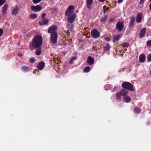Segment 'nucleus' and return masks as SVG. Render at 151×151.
<instances>
[{
  "label": "nucleus",
  "mask_w": 151,
  "mask_h": 151,
  "mask_svg": "<svg viewBox=\"0 0 151 151\" xmlns=\"http://www.w3.org/2000/svg\"><path fill=\"white\" fill-rule=\"evenodd\" d=\"M74 10V6L70 5L69 6L65 12V15L68 17V21L70 23H73L75 18L76 14L73 12Z\"/></svg>",
  "instance_id": "f257e3e1"
},
{
  "label": "nucleus",
  "mask_w": 151,
  "mask_h": 151,
  "mask_svg": "<svg viewBox=\"0 0 151 151\" xmlns=\"http://www.w3.org/2000/svg\"><path fill=\"white\" fill-rule=\"evenodd\" d=\"M42 39L41 36L39 35L35 36L33 38L32 46L35 48L40 47L42 44Z\"/></svg>",
  "instance_id": "f03ea898"
},
{
  "label": "nucleus",
  "mask_w": 151,
  "mask_h": 151,
  "mask_svg": "<svg viewBox=\"0 0 151 151\" xmlns=\"http://www.w3.org/2000/svg\"><path fill=\"white\" fill-rule=\"evenodd\" d=\"M122 86L123 88L127 89L130 91H132L134 90L133 85L129 82H125L122 84Z\"/></svg>",
  "instance_id": "7ed1b4c3"
},
{
  "label": "nucleus",
  "mask_w": 151,
  "mask_h": 151,
  "mask_svg": "<svg viewBox=\"0 0 151 151\" xmlns=\"http://www.w3.org/2000/svg\"><path fill=\"white\" fill-rule=\"evenodd\" d=\"M57 27L55 25H53L49 28L48 32L51 34H57L56 32Z\"/></svg>",
  "instance_id": "20e7f679"
},
{
  "label": "nucleus",
  "mask_w": 151,
  "mask_h": 151,
  "mask_svg": "<svg viewBox=\"0 0 151 151\" xmlns=\"http://www.w3.org/2000/svg\"><path fill=\"white\" fill-rule=\"evenodd\" d=\"M58 38V34H51L50 36V41L52 43L55 44L56 43Z\"/></svg>",
  "instance_id": "39448f33"
},
{
  "label": "nucleus",
  "mask_w": 151,
  "mask_h": 151,
  "mask_svg": "<svg viewBox=\"0 0 151 151\" xmlns=\"http://www.w3.org/2000/svg\"><path fill=\"white\" fill-rule=\"evenodd\" d=\"M91 35L94 38H98L100 35V33L96 29L93 30L91 32Z\"/></svg>",
  "instance_id": "423d86ee"
},
{
  "label": "nucleus",
  "mask_w": 151,
  "mask_h": 151,
  "mask_svg": "<svg viewBox=\"0 0 151 151\" xmlns=\"http://www.w3.org/2000/svg\"><path fill=\"white\" fill-rule=\"evenodd\" d=\"M116 27L118 30L121 31L124 27L123 22L120 21H118L116 24Z\"/></svg>",
  "instance_id": "0eeeda50"
},
{
  "label": "nucleus",
  "mask_w": 151,
  "mask_h": 151,
  "mask_svg": "<svg viewBox=\"0 0 151 151\" xmlns=\"http://www.w3.org/2000/svg\"><path fill=\"white\" fill-rule=\"evenodd\" d=\"M42 9V7L39 5L36 6H32L31 7L32 10L35 12H37L40 11Z\"/></svg>",
  "instance_id": "6e6552de"
},
{
  "label": "nucleus",
  "mask_w": 151,
  "mask_h": 151,
  "mask_svg": "<svg viewBox=\"0 0 151 151\" xmlns=\"http://www.w3.org/2000/svg\"><path fill=\"white\" fill-rule=\"evenodd\" d=\"M146 31V28H143L141 29L139 35L140 38H142L145 37Z\"/></svg>",
  "instance_id": "1a4fd4ad"
},
{
  "label": "nucleus",
  "mask_w": 151,
  "mask_h": 151,
  "mask_svg": "<svg viewBox=\"0 0 151 151\" xmlns=\"http://www.w3.org/2000/svg\"><path fill=\"white\" fill-rule=\"evenodd\" d=\"M94 60L93 58L91 56H88L87 60V63L90 65H92L94 63Z\"/></svg>",
  "instance_id": "9d476101"
},
{
  "label": "nucleus",
  "mask_w": 151,
  "mask_h": 151,
  "mask_svg": "<svg viewBox=\"0 0 151 151\" xmlns=\"http://www.w3.org/2000/svg\"><path fill=\"white\" fill-rule=\"evenodd\" d=\"M93 2V0H86V4L87 8L88 9H91Z\"/></svg>",
  "instance_id": "9b49d317"
},
{
  "label": "nucleus",
  "mask_w": 151,
  "mask_h": 151,
  "mask_svg": "<svg viewBox=\"0 0 151 151\" xmlns=\"http://www.w3.org/2000/svg\"><path fill=\"white\" fill-rule=\"evenodd\" d=\"M142 14L139 13L137 14L136 17V22L138 23H140L142 20Z\"/></svg>",
  "instance_id": "f8f14e48"
},
{
  "label": "nucleus",
  "mask_w": 151,
  "mask_h": 151,
  "mask_svg": "<svg viewBox=\"0 0 151 151\" xmlns=\"http://www.w3.org/2000/svg\"><path fill=\"white\" fill-rule=\"evenodd\" d=\"M139 62L141 63L144 62L145 60V56L144 54H142L140 55L139 57Z\"/></svg>",
  "instance_id": "ddd939ff"
},
{
  "label": "nucleus",
  "mask_w": 151,
  "mask_h": 151,
  "mask_svg": "<svg viewBox=\"0 0 151 151\" xmlns=\"http://www.w3.org/2000/svg\"><path fill=\"white\" fill-rule=\"evenodd\" d=\"M45 67V63L43 62H40L37 65V68L40 70H42Z\"/></svg>",
  "instance_id": "4468645a"
},
{
  "label": "nucleus",
  "mask_w": 151,
  "mask_h": 151,
  "mask_svg": "<svg viewBox=\"0 0 151 151\" xmlns=\"http://www.w3.org/2000/svg\"><path fill=\"white\" fill-rule=\"evenodd\" d=\"M8 8V6L7 4H5L2 8V12L4 14H5L6 13V11Z\"/></svg>",
  "instance_id": "2eb2a0df"
},
{
  "label": "nucleus",
  "mask_w": 151,
  "mask_h": 151,
  "mask_svg": "<svg viewBox=\"0 0 151 151\" xmlns=\"http://www.w3.org/2000/svg\"><path fill=\"white\" fill-rule=\"evenodd\" d=\"M121 96H125L128 93V91L125 89H122L119 92Z\"/></svg>",
  "instance_id": "dca6fc26"
},
{
  "label": "nucleus",
  "mask_w": 151,
  "mask_h": 151,
  "mask_svg": "<svg viewBox=\"0 0 151 151\" xmlns=\"http://www.w3.org/2000/svg\"><path fill=\"white\" fill-rule=\"evenodd\" d=\"M19 11V8L17 6L15 7L13 10L12 14L13 15H15L17 14Z\"/></svg>",
  "instance_id": "f3484780"
},
{
  "label": "nucleus",
  "mask_w": 151,
  "mask_h": 151,
  "mask_svg": "<svg viewBox=\"0 0 151 151\" xmlns=\"http://www.w3.org/2000/svg\"><path fill=\"white\" fill-rule=\"evenodd\" d=\"M48 22L47 19H43L42 21L40 22L39 24L40 25H44L47 24Z\"/></svg>",
  "instance_id": "a211bd4d"
},
{
  "label": "nucleus",
  "mask_w": 151,
  "mask_h": 151,
  "mask_svg": "<svg viewBox=\"0 0 151 151\" xmlns=\"http://www.w3.org/2000/svg\"><path fill=\"white\" fill-rule=\"evenodd\" d=\"M122 37V35L119 34L117 35H116L113 37V42H114L115 41H118L119 40L120 38Z\"/></svg>",
  "instance_id": "6ab92c4d"
},
{
  "label": "nucleus",
  "mask_w": 151,
  "mask_h": 151,
  "mask_svg": "<svg viewBox=\"0 0 151 151\" xmlns=\"http://www.w3.org/2000/svg\"><path fill=\"white\" fill-rule=\"evenodd\" d=\"M124 100L125 102L128 103L130 102L131 98L129 96H127L124 97Z\"/></svg>",
  "instance_id": "aec40b11"
},
{
  "label": "nucleus",
  "mask_w": 151,
  "mask_h": 151,
  "mask_svg": "<svg viewBox=\"0 0 151 151\" xmlns=\"http://www.w3.org/2000/svg\"><path fill=\"white\" fill-rule=\"evenodd\" d=\"M135 18L134 17H132L130 23V25L131 27H132L134 25V23L135 22Z\"/></svg>",
  "instance_id": "412c9836"
},
{
  "label": "nucleus",
  "mask_w": 151,
  "mask_h": 151,
  "mask_svg": "<svg viewBox=\"0 0 151 151\" xmlns=\"http://www.w3.org/2000/svg\"><path fill=\"white\" fill-rule=\"evenodd\" d=\"M22 70L24 72H27L29 71L30 68L27 67L25 66H23L22 67Z\"/></svg>",
  "instance_id": "4be33fe9"
},
{
  "label": "nucleus",
  "mask_w": 151,
  "mask_h": 151,
  "mask_svg": "<svg viewBox=\"0 0 151 151\" xmlns=\"http://www.w3.org/2000/svg\"><path fill=\"white\" fill-rule=\"evenodd\" d=\"M141 111L140 109L138 107H135L134 109V111L136 113L139 114L140 113Z\"/></svg>",
  "instance_id": "5701e85b"
},
{
  "label": "nucleus",
  "mask_w": 151,
  "mask_h": 151,
  "mask_svg": "<svg viewBox=\"0 0 151 151\" xmlns=\"http://www.w3.org/2000/svg\"><path fill=\"white\" fill-rule=\"evenodd\" d=\"M110 48V46L109 44L107 43L106 46L104 48V50L107 51Z\"/></svg>",
  "instance_id": "b1692460"
},
{
  "label": "nucleus",
  "mask_w": 151,
  "mask_h": 151,
  "mask_svg": "<svg viewBox=\"0 0 151 151\" xmlns=\"http://www.w3.org/2000/svg\"><path fill=\"white\" fill-rule=\"evenodd\" d=\"M41 49H37L35 52V54L37 55H41Z\"/></svg>",
  "instance_id": "393cba45"
},
{
  "label": "nucleus",
  "mask_w": 151,
  "mask_h": 151,
  "mask_svg": "<svg viewBox=\"0 0 151 151\" xmlns=\"http://www.w3.org/2000/svg\"><path fill=\"white\" fill-rule=\"evenodd\" d=\"M121 95L119 92L117 93L116 94V99L117 100H119L121 99Z\"/></svg>",
  "instance_id": "a878e982"
},
{
  "label": "nucleus",
  "mask_w": 151,
  "mask_h": 151,
  "mask_svg": "<svg viewBox=\"0 0 151 151\" xmlns=\"http://www.w3.org/2000/svg\"><path fill=\"white\" fill-rule=\"evenodd\" d=\"M90 70V68L89 67H86L84 68L83 70L85 72L88 73Z\"/></svg>",
  "instance_id": "bb28decb"
},
{
  "label": "nucleus",
  "mask_w": 151,
  "mask_h": 151,
  "mask_svg": "<svg viewBox=\"0 0 151 151\" xmlns=\"http://www.w3.org/2000/svg\"><path fill=\"white\" fill-rule=\"evenodd\" d=\"M144 1L143 0H140V2L139 4V6L141 8H142L143 6V4Z\"/></svg>",
  "instance_id": "cd10ccee"
},
{
  "label": "nucleus",
  "mask_w": 151,
  "mask_h": 151,
  "mask_svg": "<svg viewBox=\"0 0 151 151\" xmlns=\"http://www.w3.org/2000/svg\"><path fill=\"white\" fill-rule=\"evenodd\" d=\"M29 17L30 18L32 19H35L37 18V15L36 14H30L29 15Z\"/></svg>",
  "instance_id": "c85d7f7f"
},
{
  "label": "nucleus",
  "mask_w": 151,
  "mask_h": 151,
  "mask_svg": "<svg viewBox=\"0 0 151 151\" xmlns=\"http://www.w3.org/2000/svg\"><path fill=\"white\" fill-rule=\"evenodd\" d=\"M107 18V16L106 15H105L101 19V21L102 22H104L106 20Z\"/></svg>",
  "instance_id": "c756f323"
},
{
  "label": "nucleus",
  "mask_w": 151,
  "mask_h": 151,
  "mask_svg": "<svg viewBox=\"0 0 151 151\" xmlns=\"http://www.w3.org/2000/svg\"><path fill=\"white\" fill-rule=\"evenodd\" d=\"M147 60L148 62L151 61V53L149 54L147 56Z\"/></svg>",
  "instance_id": "7c9ffc66"
},
{
  "label": "nucleus",
  "mask_w": 151,
  "mask_h": 151,
  "mask_svg": "<svg viewBox=\"0 0 151 151\" xmlns=\"http://www.w3.org/2000/svg\"><path fill=\"white\" fill-rule=\"evenodd\" d=\"M129 46V44L127 43H123L122 44V46L124 47H127Z\"/></svg>",
  "instance_id": "2f4dec72"
},
{
  "label": "nucleus",
  "mask_w": 151,
  "mask_h": 151,
  "mask_svg": "<svg viewBox=\"0 0 151 151\" xmlns=\"http://www.w3.org/2000/svg\"><path fill=\"white\" fill-rule=\"evenodd\" d=\"M147 45L148 46L151 47V40H149L147 42Z\"/></svg>",
  "instance_id": "473e14b6"
},
{
  "label": "nucleus",
  "mask_w": 151,
  "mask_h": 151,
  "mask_svg": "<svg viewBox=\"0 0 151 151\" xmlns=\"http://www.w3.org/2000/svg\"><path fill=\"white\" fill-rule=\"evenodd\" d=\"M42 0H32L33 3L34 4L38 3L40 2Z\"/></svg>",
  "instance_id": "72a5a7b5"
},
{
  "label": "nucleus",
  "mask_w": 151,
  "mask_h": 151,
  "mask_svg": "<svg viewBox=\"0 0 151 151\" xmlns=\"http://www.w3.org/2000/svg\"><path fill=\"white\" fill-rule=\"evenodd\" d=\"M5 0H0V6L3 5L5 2Z\"/></svg>",
  "instance_id": "f704fd0d"
},
{
  "label": "nucleus",
  "mask_w": 151,
  "mask_h": 151,
  "mask_svg": "<svg viewBox=\"0 0 151 151\" xmlns=\"http://www.w3.org/2000/svg\"><path fill=\"white\" fill-rule=\"evenodd\" d=\"M29 61L30 63H34L35 61V60L33 58H31L30 59Z\"/></svg>",
  "instance_id": "c9c22d12"
},
{
  "label": "nucleus",
  "mask_w": 151,
  "mask_h": 151,
  "mask_svg": "<svg viewBox=\"0 0 151 151\" xmlns=\"http://www.w3.org/2000/svg\"><path fill=\"white\" fill-rule=\"evenodd\" d=\"M67 27L68 28L70 29H72L73 27L71 25H68Z\"/></svg>",
  "instance_id": "e433bc0d"
},
{
  "label": "nucleus",
  "mask_w": 151,
  "mask_h": 151,
  "mask_svg": "<svg viewBox=\"0 0 151 151\" xmlns=\"http://www.w3.org/2000/svg\"><path fill=\"white\" fill-rule=\"evenodd\" d=\"M3 32V30L2 29H0V37L2 34Z\"/></svg>",
  "instance_id": "4c0bfd02"
},
{
  "label": "nucleus",
  "mask_w": 151,
  "mask_h": 151,
  "mask_svg": "<svg viewBox=\"0 0 151 151\" xmlns=\"http://www.w3.org/2000/svg\"><path fill=\"white\" fill-rule=\"evenodd\" d=\"M46 14L45 13H43L42 15V17L43 18L45 17Z\"/></svg>",
  "instance_id": "58836bf2"
},
{
  "label": "nucleus",
  "mask_w": 151,
  "mask_h": 151,
  "mask_svg": "<svg viewBox=\"0 0 151 151\" xmlns=\"http://www.w3.org/2000/svg\"><path fill=\"white\" fill-rule=\"evenodd\" d=\"M73 59H71L70 60V62H69L70 63V64H72V63H73Z\"/></svg>",
  "instance_id": "ea45409f"
},
{
  "label": "nucleus",
  "mask_w": 151,
  "mask_h": 151,
  "mask_svg": "<svg viewBox=\"0 0 151 151\" xmlns=\"http://www.w3.org/2000/svg\"><path fill=\"white\" fill-rule=\"evenodd\" d=\"M118 2L119 3H120L123 0H118Z\"/></svg>",
  "instance_id": "a19ab883"
},
{
  "label": "nucleus",
  "mask_w": 151,
  "mask_h": 151,
  "mask_svg": "<svg viewBox=\"0 0 151 151\" xmlns=\"http://www.w3.org/2000/svg\"><path fill=\"white\" fill-rule=\"evenodd\" d=\"M18 56L21 57L22 56V54H18Z\"/></svg>",
  "instance_id": "79ce46f5"
},
{
  "label": "nucleus",
  "mask_w": 151,
  "mask_h": 151,
  "mask_svg": "<svg viewBox=\"0 0 151 151\" xmlns=\"http://www.w3.org/2000/svg\"><path fill=\"white\" fill-rule=\"evenodd\" d=\"M99 2H103L105 0H98Z\"/></svg>",
  "instance_id": "37998d69"
},
{
  "label": "nucleus",
  "mask_w": 151,
  "mask_h": 151,
  "mask_svg": "<svg viewBox=\"0 0 151 151\" xmlns=\"http://www.w3.org/2000/svg\"><path fill=\"white\" fill-rule=\"evenodd\" d=\"M104 10L106 8V6H104L103 7Z\"/></svg>",
  "instance_id": "c03bdc74"
},
{
  "label": "nucleus",
  "mask_w": 151,
  "mask_h": 151,
  "mask_svg": "<svg viewBox=\"0 0 151 151\" xmlns=\"http://www.w3.org/2000/svg\"><path fill=\"white\" fill-rule=\"evenodd\" d=\"M113 19H110V22H112V21H113Z\"/></svg>",
  "instance_id": "a18cd8bd"
},
{
  "label": "nucleus",
  "mask_w": 151,
  "mask_h": 151,
  "mask_svg": "<svg viewBox=\"0 0 151 151\" xmlns=\"http://www.w3.org/2000/svg\"><path fill=\"white\" fill-rule=\"evenodd\" d=\"M72 59H73V60L75 59H76V58L75 57H73V58Z\"/></svg>",
  "instance_id": "49530a36"
},
{
  "label": "nucleus",
  "mask_w": 151,
  "mask_h": 151,
  "mask_svg": "<svg viewBox=\"0 0 151 151\" xmlns=\"http://www.w3.org/2000/svg\"><path fill=\"white\" fill-rule=\"evenodd\" d=\"M104 13L105 14L106 13V9H104Z\"/></svg>",
  "instance_id": "de8ad7c7"
},
{
  "label": "nucleus",
  "mask_w": 151,
  "mask_h": 151,
  "mask_svg": "<svg viewBox=\"0 0 151 151\" xmlns=\"http://www.w3.org/2000/svg\"><path fill=\"white\" fill-rule=\"evenodd\" d=\"M150 76H151V70L150 71Z\"/></svg>",
  "instance_id": "09e8293b"
},
{
  "label": "nucleus",
  "mask_w": 151,
  "mask_h": 151,
  "mask_svg": "<svg viewBox=\"0 0 151 151\" xmlns=\"http://www.w3.org/2000/svg\"><path fill=\"white\" fill-rule=\"evenodd\" d=\"M106 9H107V10H109V8L108 7H107L106 8Z\"/></svg>",
  "instance_id": "8fccbe9b"
},
{
  "label": "nucleus",
  "mask_w": 151,
  "mask_h": 151,
  "mask_svg": "<svg viewBox=\"0 0 151 151\" xmlns=\"http://www.w3.org/2000/svg\"><path fill=\"white\" fill-rule=\"evenodd\" d=\"M150 9L151 10V7H150Z\"/></svg>",
  "instance_id": "3c124183"
},
{
  "label": "nucleus",
  "mask_w": 151,
  "mask_h": 151,
  "mask_svg": "<svg viewBox=\"0 0 151 151\" xmlns=\"http://www.w3.org/2000/svg\"><path fill=\"white\" fill-rule=\"evenodd\" d=\"M76 12H78V11L77 10V11H76Z\"/></svg>",
  "instance_id": "603ef678"
}]
</instances>
